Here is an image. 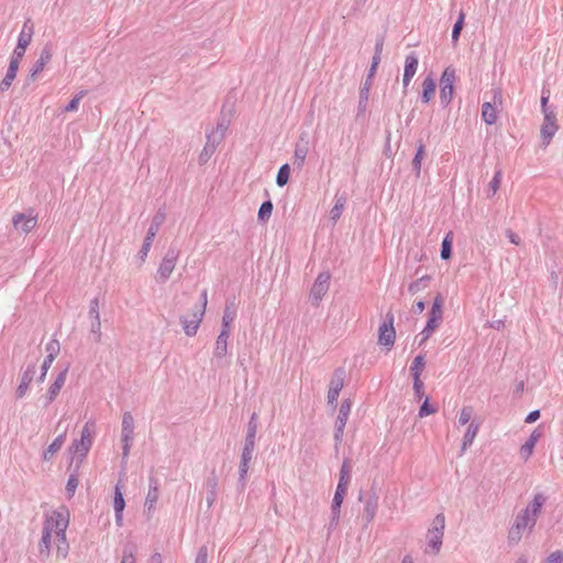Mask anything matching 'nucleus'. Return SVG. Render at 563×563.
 <instances>
[{
	"mask_svg": "<svg viewBox=\"0 0 563 563\" xmlns=\"http://www.w3.org/2000/svg\"><path fill=\"white\" fill-rule=\"evenodd\" d=\"M344 424H335L334 426V449L339 450V446L342 443L343 434H344Z\"/></svg>",
	"mask_w": 563,
	"mask_h": 563,
	"instance_id": "nucleus-55",
	"label": "nucleus"
},
{
	"mask_svg": "<svg viewBox=\"0 0 563 563\" xmlns=\"http://www.w3.org/2000/svg\"><path fill=\"white\" fill-rule=\"evenodd\" d=\"M257 413L253 412L247 423L246 437H256L257 432Z\"/></svg>",
	"mask_w": 563,
	"mask_h": 563,
	"instance_id": "nucleus-53",
	"label": "nucleus"
},
{
	"mask_svg": "<svg viewBox=\"0 0 563 563\" xmlns=\"http://www.w3.org/2000/svg\"><path fill=\"white\" fill-rule=\"evenodd\" d=\"M435 87L437 85L432 75H428L422 81L421 101L423 103L430 102V100L434 96Z\"/></svg>",
	"mask_w": 563,
	"mask_h": 563,
	"instance_id": "nucleus-28",
	"label": "nucleus"
},
{
	"mask_svg": "<svg viewBox=\"0 0 563 563\" xmlns=\"http://www.w3.org/2000/svg\"><path fill=\"white\" fill-rule=\"evenodd\" d=\"M25 49H26V47L20 48V44H16V47L14 48L13 54L10 58V63L19 66L21 59L23 58V56L25 54Z\"/></svg>",
	"mask_w": 563,
	"mask_h": 563,
	"instance_id": "nucleus-57",
	"label": "nucleus"
},
{
	"mask_svg": "<svg viewBox=\"0 0 563 563\" xmlns=\"http://www.w3.org/2000/svg\"><path fill=\"white\" fill-rule=\"evenodd\" d=\"M444 299L441 294H438L433 300L431 310L428 317V330H435L442 320V307Z\"/></svg>",
	"mask_w": 563,
	"mask_h": 563,
	"instance_id": "nucleus-11",
	"label": "nucleus"
},
{
	"mask_svg": "<svg viewBox=\"0 0 563 563\" xmlns=\"http://www.w3.org/2000/svg\"><path fill=\"white\" fill-rule=\"evenodd\" d=\"M429 280H430L429 276H423V277L412 282L408 287L409 292L413 295V294L420 291L421 289H424L427 287V283Z\"/></svg>",
	"mask_w": 563,
	"mask_h": 563,
	"instance_id": "nucleus-49",
	"label": "nucleus"
},
{
	"mask_svg": "<svg viewBox=\"0 0 563 563\" xmlns=\"http://www.w3.org/2000/svg\"><path fill=\"white\" fill-rule=\"evenodd\" d=\"M203 316H205L203 309H197L192 312L191 319H188L184 316L180 317V323L183 325V329H184V332L186 333V335H188V336L196 335V333L199 329V325L202 321Z\"/></svg>",
	"mask_w": 563,
	"mask_h": 563,
	"instance_id": "nucleus-13",
	"label": "nucleus"
},
{
	"mask_svg": "<svg viewBox=\"0 0 563 563\" xmlns=\"http://www.w3.org/2000/svg\"><path fill=\"white\" fill-rule=\"evenodd\" d=\"M273 208L274 206L271 200L262 202L257 213L258 221L265 223L271 218Z\"/></svg>",
	"mask_w": 563,
	"mask_h": 563,
	"instance_id": "nucleus-41",
	"label": "nucleus"
},
{
	"mask_svg": "<svg viewBox=\"0 0 563 563\" xmlns=\"http://www.w3.org/2000/svg\"><path fill=\"white\" fill-rule=\"evenodd\" d=\"M424 153H426L424 144L421 141H419V145L417 147L416 155L411 163L412 170L416 173L417 177H419L420 172H421V163L424 157Z\"/></svg>",
	"mask_w": 563,
	"mask_h": 563,
	"instance_id": "nucleus-39",
	"label": "nucleus"
},
{
	"mask_svg": "<svg viewBox=\"0 0 563 563\" xmlns=\"http://www.w3.org/2000/svg\"><path fill=\"white\" fill-rule=\"evenodd\" d=\"M134 435V419L131 412L126 411L122 417V442L132 441Z\"/></svg>",
	"mask_w": 563,
	"mask_h": 563,
	"instance_id": "nucleus-23",
	"label": "nucleus"
},
{
	"mask_svg": "<svg viewBox=\"0 0 563 563\" xmlns=\"http://www.w3.org/2000/svg\"><path fill=\"white\" fill-rule=\"evenodd\" d=\"M66 439V432H63L54 439L48 448L43 452V460L48 461L51 457L60 450Z\"/></svg>",
	"mask_w": 563,
	"mask_h": 563,
	"instance_id": "nucleus-32",
	"label": "nucleus"
},
{
	"mask_svg": "<svg viewBox=\"0 0 563 563\" xmlns=\"http://www.w3.org/2000/svg\"><path fill=\"white\" fill-rule=\"evenodd\" d=\"M309 152V142L307 134L302 133L299 137V142L296 144L294 153V165L301 168L306 162V157Z\"/></svg>",
	"mask_w": 563,
	"mask_h": 563,
	"instance_id": "nucleus-17",
	"label": "nucleus"
},
{
	"mask_svg": "<svg viewBox=\"0 0 563 563\" xmlns=\"http://www.w3.org/2000/svg\"><path fill=\"white\" fill-rule=\"evenodd\" d=\"M95 432V423L92 421L86 422L81 430L80 439L78 440L80 443L86 445L89 450L92 445V434Z\"/></svg>",
	"mask_w": 563,
	"mask_h": 563,
	"instance_id": "nucleus-35",
	"label": "nucleus"
},
{
	"mask_svg": "<svg viewBox=\"0 0 563 563\" xmlns=\"http://www.w3.org/2000/svg\"><path fill=\"white\" fill-rule=\"evenodd\" d=\"M120 563H135V558L133 555L132 549L128 547L123 549V555Z\"/></svg>",
	"mask_w": 563,
	"mask_h": 563,
	"instance_id": "nucleus-64",
	"label": "nucleus"
},
{
	"mask_svg": "<svg viewBox=\"0 0 563 563\" xmlns=\"http://www.w3.org/2000/svg\"><path fill=\"white\" fill-rule=\"evenodd\" d=\"M235 318V311L231 310L229 306L225 307L224 313L222 317L221 330L231 331V323Z\"/></svg>",
	"mask_w": 563,
	"mask_h": 563,
	"instance_id": "nucleus-47",
	"label": "nucleus"
},
{
	"mask_svg": "<svg viewBox=\"0 0 563 563\" xmlns=\"http://www.w3.org/2000/svg\"><path fill=\"white\" fill-rule=\"evenodd\" d=\"M534 446L536 444L527 440L520 448L521 457L527 461L532 455Z\"/></svg>",
	"mask_w": 563,
	"mask_h": 563,
	"instance_id": "nucleus-58",
	"label": "nucleus"
},
{
	"mask_svg": "<svg viewBox=\"0 0 563 563\" xmlns=\"http://www.w3.org/2000/svg\"><path fill=\"white\" fill-rule=\"evenodd\" d=\"M60 351V345H59V342L55 339L51 340L47 344H46V352H47V355H46V360L47 361H53L56 358V356L58 355Z\"/></svg>",
	"mask_w": 563,
	"mask_h": 563,
	"instance_id": "nucleus-46",
	"label": "nucleus"
},
{
	"mask_svg": "<svg viewBox=\"0 0 563 563\" xmlns=\"http://www.w3.org/2000/svg\"><path fill=\"white\" fill-rule=\"evenodd\" d=\"M347 493V488L343 486H336L334 497L331 505V520L329 528H335L339 523L341 506L344 500V497Z\"/></svg>",
	"mask_w": 563,
	"mask_h": 563,
	"instance_id": "nucleus-9",
	"label": "nucleus"
},
{
	"mask_svg": "<svg viewBox=\"0 0 563 563\" xmlns=\"http://www.w3.org/2000/svg\"><path fill=\"white\" fill-rule=\"evenodd\" d=\"M352 463L350 459H344L340 468L339 486L349 488L351 483Z\"/></svg>",
	"mask_w": 563,
	"mask_h": 563,
	"instance_id": "nucleus-31",
	"label": "nucleus"
},
{
	"mask_svg": "<svg viewBox=\"0 0 563 563\" xmlns=\"http://www.w3.org/2000/svg\"><path fill=\"white\" fill-rule=\"evenodd\" d=\"M396 331L394 328V314L393 312H387L386 320L379 327L378 330V343L380 345L390 349L395 343Z\"/></svg>",
	"mask_w": 563,
	"mask_h": 563,
	"instance_id": "nucleus-6",
	"label": "nucleus"
},
{
	"mask_svg": "<svg viewBox=\"0 0 563 563\" xmlns=\"http://www.w3.org/2000/svg\"><path fill=\"white\" fill-rule=\"evenodd\" d=\"M52 56H53L52 45L46 44L42 48L40 57L37 58V60L34 63V65L30 69L27 79L31 81H34L36 79L37 75L40 73H42L43 69L45 68V66L49 63V60L52 59Z\"/></svg>",
	"mask_w": 563,
	"mask_h": 563,
	"instance_id": "nucleus-10",
	"label": "nucleus"
},
{
	"mask_svg": "<svg viewBox=\"0 0 563 563\" xmlns=\"http://www.w3.org/2000/svg\"><path fill=\"white\" fill-rule=\"evenodd\" d=\"M501 178H503V172H501V169H497L495 172L493 179L488 184V191H487L488 198L493 197L497 192V190L499 189L500 184H501Z\"/></svg>",
	"mask_w": 563,
	"mask_h": 563,
	"instance_id": "nucleus-43",
	"label": "nucleus"
},
{
	"mask_svg": "<svg viewBox=\"0 0 563 563\" xmlns=\"http://www.w3.org/2000/svg\"><path fill=\"white\" fill-rule=\"evenodd\" d=\"M558 130L556 115L554 111L544 113V121L541 126V137L544 144H549Z\"/></svg>",
	"mask_w": 563,
	"mask_h": 563,
	"instance_id": "nucleus-14",
	"label": "nucleus"
},
{
	"mask_svg": "<svg viewBox=\"0 0 563 563\" xmlns=\"http://www.w3.org/2000/svg\"><path fill=\"white\" fill-rule=\"evenodd\" d=\"M220 143H221V141L218 135L211 136L210 134H207V142H206V144L199 155V158H198L200 165H203L209 161V158L216 152V150Z\"/></svg>",
	"mask_w": 563,
	"mask_h": 563,
	"instance_id": "nucleus-19",
	"label": "nucleus"
},
{
	"mask_svg": "<svg viewBox=\"0 0 563 563\" xmlns=\"http://www.w3.org/2000/svg\"><path fill=\"white\" fill-rule=\"evenodd\" d=\"M455 79V69L446 67L440 78V102L443 107L449 106L452 101Z\"/></svg>",
	"mask_w": 563,
	"mask_h": 563,
	"instance_id": "nucleus-4",
	"label": "nucleus"
},
{
	"mask_svg": "<svg viewBox=\"0 0 563 563\" xmlns=\"http://www.w3.org/2000/svg\"><path fill=\"white\" fill-rule=\"evenodd\" d=\"M344 378H345V371L343 367H338L333 372L332 379L329 385L328 390V404L331 406H335L340 391L343 388L344 385Z\"/></svg>",
	"mask_w": 563,
	"mask_h": 563,
	"instance_id": "nucleus-7",
	"label": "nucleus"
},
{
	"mask_svg": "<svg viewBox=\"0 0 563 563\" xmlns=\"http://www.w3.org/2000/svg\"><path fill=\"white\" fill-rule=\"evenodd\" d=\"M472 415H473V408L472 407H464L461 410L460 416H459V424L460 426H464V424L470 423Z\"/></svg>",
	"mask_w": 563,
	"mask_h": 563,
	"instance_id": "nucleus-54",
	"label": "nucleus"
},
{
	"mask_svg": "<svg viewBox=\"0 0 563 563\" xmlns=\"http://www.w3.org/2000/svg\"><path fill=\"white\" fill-rule=\"evenodd\" d=\"M124 507H125V501L123 498V494L121 492L119 484H117L115 489H114V498H113L114 512H123Z\"/></svg>",
	"mask_w": 563,
	"mask_h": 563,
	"instance_id": "nucleus-45",
	"label": "nucleus"
},
{
	"mask_svg": "<svg viewBox=\"0 0 563 563\" xmlns=\"http://www.w3.org/2000/svg\"><path fill=\"white\" fill-rule=\"evenodd\" d=\"M290 177V167L288 164H284L279 167V170L276 176V184L278 187H284L289 181Z\"/></svg>",
	"mask_w": 563,
	"mask_h": 563,
	"instance_id": "nucleus-44",
	"label": "nucleus"
},
{
	"mask_svg": "<svg viewBox=\"0 0 563 563\" xmlns=\"http://www.w3.org/2000/svg\"><path fill=\"white\" fill-rule=\"evenodd\" d=\"M479 430V423L476 422L475 420L471 421L468 423V427L466 429V432L463 437V442H462V448H461V453L463 454L468 446L472 445L475 437L477 435V432Z\"/></svg>",
	"mask_w": 563,
	"mask_h": 563,
	"instance_id": "nucleus-27",
	"label": "nucleus"
},
{
	"mask_svg": "<svg viewBox=\"0 0 563 563\" xmlns=\"http://www.w3.org/2000/svg\"><path fill=\"white\" fill-rule=\"evenodd\" d=\"M78 483H79V481H78L77 475L70 474L69 478L67 481V484H66V492L69 496H73L75 494Z\"/></svg>",
	"mask_w": 563,
	"mask_h": 563,
	"instance_id": "nucleus-59",
	"label": "nucleus"
},
{
	"mask_svg": "<svg viewBox=\"0 0 563 563\" xmlns=\"http://www.w3.org/2000/svg\"><path fill=\"white\" fill-rule=\"evenodd\" d=\"M35 371H36V365L34 363H31L22 372L21 382L15 390V396L18 399H21L26 395V393L29 390V386L34 378Z\"/></svg>",
	"mask_w": 563,
	"mask_h": 563,
	"instance_id": "nucleus-15",
	"label": "nucleus"
},
{
	"mask_svg": "<svg viewBox=\"0 0 563 563\" xmlns=\"http://www.w3.org/2000/svg\"><path fill=\"white\" fill-rule=\"evenodd\" d=\"M424 356L423 355H418L415 357V360L412 361V364L410 366V374L412 376V378H420V375L424 368Z\"/></svg>",
	"mask_w": 563,
	"mask_h": 563,
	"instance_id": "nucleus-42",
	"label": "nucleus"
},
{
	"mask_svg": "<svg viewBox=\"0 0 563 563\" xmlns=\"http://www.w3.org/2000/svg\"><path fill=\"white\" fill-rule=\"evenodd\" d=\"M330 278L331 276L328 272H322L317 276L309 295L313 306L318 307L324 295L328 292Z\"/></svg>",
	"mask_w": 563,
	"mask_h": 563,
	"instance_id": "nucleus-5",
	"label": "nucleus"
},
{
	"mask_svg": "<svg viewBox=\"0 0 563 563\" xmlns=\"http://www.w3.org/2000/svg\"><path fill=\"white\" fill-rule=\"evenodd\" d=\"M345 203L346 198L344 196H335V203L330 211V218L333 222H336L341 218Z\"/></svg>",
	"mask_w": 563,
	"mask_h": 563,
	"instance_id": "nucleus-38",
	"label": "nucleus"
},
{
	"mask_svg": "<svg viewBox=\"0 0 563 563\" xmlns=\"http://www.w3.org/2000/svg\"><path fill=\"white\" fill-rule=\"evenodd\" d=\"M247 471H249V464H245V466H243V464L240 462V465H239V481H238V488L239 490H244L245 486H246V475H247Z\"/></svg>",
	"mask_w": 563,
	"mask_h": 563,
	"instance_id": "nucleus-50",
	"label": "nucleus"
},
{
	"mask_svg": "<svg viewBox=\"0 0 563 563\" xmlns=\"http://www.w3.org/2000/svg\"><path fill=\"white\" fill-rule=\"evenodd\" d=\"M33 34L34 24L31 19H26L18 37V44H20V48L27 47L30 45Z\"/></svg>",
	"mask_w": 563,
	"mask_h": 563,
	"instance_id": "nucleus-24",
	"label": "nucleus"
},
{
	"mask_svg": "<svg viewBox=\"0 0 563 563\" xmlns=\"http://www.w3.org/2000/svg\"><path fill=\"white\" fill-rule=\"evenodd\" d=\"M69 452L74 455V459H77V465L76 468L79 467V464L82 462V460L87 456L89 449L80 443L78 440H74L69 448Z\"/></svg>",
	"mask_w": 563,
	"mask_h": 563,
	"instance_id": "nucleus-33",
	"label": "nucleus"
},
{
	"mask_svg": "<svg viewBox=\"0 0 563 563\" xmlns=\"http://www.w3.org/2000/svg\"><path fill=\"white\" fill-rule=\"evenodd\" d=\"M158 495L159 492L157 479H155L154 477H150V488L145 498V507L148 512L155 509V504L157 503Z\"/></svg>",
	"mask_w": 563,
	"mask_h": 563,
	"instance_id": "nucleus-26",
	"label": "nucleus"
},
{
	"mask_svg": "<svg viewBox=\"0 0 563 563\" xmlns=\"http://www.w3.org/2000/svg\"><path fill=\"white\" fill-rule=\"evenodd\" d=\"M12 224L16 230L29 233L36 227L37 217L33 214V210H30L27 213L18 212L12 218Z\"/></svg>",
	"mask_w": 563,
	"mask_h": 563,
	"instance_id": "nucleus-8",
	"label": "nucleus"
},
{
	"mask_svg": "<svg viewBox=\"0 0 563 563\" xmlns=\"http://www.w3.org/2000/svg\"><path fill=\"white\" fill-rule=\"evenodd\" d=\"M90 332L93 334L95 342L99 343L102 336L100 319L91 320Z\"/></svg>",
	"mask_w": 563,
	"mask_h": 563,
	"instance_id": "nucleus-52",
	"label": "nucleus"
},
{
	"mask_svg": "<svg viewBox=\"0 0 563 563\" xmlns=\"http://www.w3.org/2000/svg\"><path fill=\"white\" fill-rule=\"evenodd\" d=\"M434 412H437V408L429 402V398H426L422 405L420 406L418 416L420 418H423Z\"/></svg>",
	"mask_w": 563,
	"mask_h": 563,
	"instance_id": "nucleus-51",
	"label": "nucleus"
},
{
	"mask_svg": "<svg viewBox=\"0 0 563 563\" xmlns=\"http://www.w3.org/2000/svg\"><path fill=\"white\" fill-rule=\"evenodd\" d=\"M179 253V250L175 246H170L167 250L157 268L156 280L158 283H165L167 279H169L178 261Z\"/></svg>",
	"mask_w": 563,
	"mask_h": 563,
	"instance_id": "nucleus-3",
	"label": "nucleus"
},
{
	"mask_svg": "<svg viewBox=\"0 0 563 563\" xmlns=\"http://www.w3.org/2000/svg\"><path fill=\"white\" fill-rule=\"evenodd\" d=\"M545 501L547 497L542 493H537L523 510L538 520Z\"/></svg>",
	"mask_w": 563,
	"mask_h": 563,
	"instance_id": "nucleus-22",
	"label": "nucleus"
},
{
	"mask_svg": "<svg viewBox=\"0 0 563 563\" xmlns=\"http://www.w3.org/2000/svg\"><path fill=\"white\" fill-rule=\"evenodd\" d=\"M205 486L207 490V506L208 508H211L218 495V476L216 475L214 472H212L210 476L206 479Z\"/></svg>",
	"mask_w": 563,
	"mask_h": 563,
	"instance_id": "nucleus-21",
	"label": "nucleus"
},
{
	"mask_svg": "<svg viewBox=\"0 0 563 563\" xmlns=\"http://www.w3.org/2000/svg\"><path fill=\"white\" fill-rule=\"evenodd\" d=\"M547 563H563V551L556 550L552 552L545 560Z\"/></svg>",
	"mask_w": 563,
	"mask_h": 563,
	"instance_id": "nucleus-63",
	"label": "nucleus"
},
{
	"mask_svg": "<svg viewBox=\"0 0 563 563\" xmlns=\"http://www.w3.org/2000/svg\"><path fill=\"white\" fill-rule=\"evenodd\" d=\"M418 64H419V62H418V56L416 55V53L412 52L406 56L404 76H402V85H404L405 89L409 86L412 77L416 75L417 69H418Z\"/></svg>",
	"mask_w": 563,
	"mask_h": 563,
	"instance_id": "nucleus-18",
	"label": "nucleus"
},
{
	"mask_svg": "<svg viewBox=\"0 0 563 563\" xmlns=\"http://www.w3.org/2000/svg\"><path fill=\"white\" fill-rule=\"evenodd\" d=\"M67 374H68V366L65 369H63L57 375V377L55 378L53 384H51L46 395L44 396V398H45L44 407H47L48 405H51L56 399V397L58 396L60 389L65 385V382H66V378H67Z\"/></svg>",
	"mask_w": 563,
	"mask_h": 563,
	"instance_id": "nucleus-12",
	"label": "nucleus"
},
{
	"mask_svg": "<svg viewBox=\"0 0 563 563\" xmlns=\"http://www.w3.org/2000/svg\"><path fill=\"white\" fill-rule=\"evenodd\" d=\"M482 119L483 121L492 125L497 120V113L495 107L490 102H484L482 106Z\"/></svg>",
	"mask_w": 563,
	"mask_h": 563,
	"instance_id": "nucleus-36",
	"label": "nucleus"
},
{
	"mask_svg": "<svg viewBox=\"0 0 563 563\" xmlns=\"http://www.w3.org/2000/svg\"><path fill=\"white\" fill-rule=\"evenodd\" d=\"M537 523L536 518H532L523 509L516 516L514 523L508 531V542L510 544L518 543L526 530L531 532Z\"/></svg>",
	"mask_w": 563,
	"mask_h": 563,
	"instance_id": "nucleus-1",
	"label": "nucleus"
},
{
	"mask_svg": "<svg viewBox=\"0 0 563 563\" xmlns=\"http://www.w3.org/2000/svg\"><path fill=\"white\" fill-rule=\"evenodd\" d=\"M89 318L91 320H96V319H100V313H99V299L96 297L93 298L91 301H90V307H89Z\"/></svg>",
	"mask_w": 563,
	"mask_h": 563,
	"instance_id": "nucleus-60",
	"label": "nucleus"
},
{
	"mask_svg": "<svg viewBox=\"0 0 563 563\" xmlns=\"http://www.w3.org/2000/svg\"><path fill=\"white\" fill-rule=\"evenodd\" d=\"M227 130H228V124L224 122V120H221L220 122H218L217 128L214 130H212L209 134L211 136L218 135L220 137V141L222 142Z\"/></svg>",
	"mask_w": 563,
	"mask_h": 563,
	"instance_id": "nucleus-56",
	"label": "nucleus"
},
{
	"mask_svg": "<svg viewBox=\"0 0 563 563\" xmlns=\"http://www.w3.org/2000/svg\"><path fill=\"white\" fill-rule=\"evenodd\" d=\"M453 233L449 232L441 244V258L449 260L452 256Z\"/></svg>",
	"mask_w": 563,
	"mask_h": 563,
	"instance_id": "nucleus-40",
	"label": "nucleus"
},
{
	"mask_svg": "<svg viewBox=\"0 0 563 563\" xmlns=\"http://www.w3.org/2000/svg\"><path fill=\"white\" fill-rule=\"evenodd\" d=\"M230 336V332L227 331V330H221L218 338H217V341H216V346H214V351H213V355L214 357L217 358H222L227 355L228 353V339Z\"/></svg>",
	"mask_w": 563,
	"mask_h": 563,
	"instance_id": "nucleus-25",
	"label": "nucleus"
},
{
	"mask_svg": "<svg viewBox=\"0 0 563 563\" xmlns=\"http://www.w3.org/2000/svg\"><path fill=\"white\" fill-rule=\"evenodd\" d=\"M45 522H49L52 526V530L54 529L57 537L63 541L66 540L65 531L68 527V516L64 512L55 511L51 519H47Z\"/></svg>",
	"mask_w": 563,
	"mask_h": 563,
	"instance_id": "nucleus-16",
	"label": "nucleus"
},
{
	"mask_svg": "<svg viewBox=\"0 0 563 563\" xmlns=\"http://www.w3.org/2000/svg\"><path fill=\"white\" fill-rule=\"evenodd\" d=\"M85 91H80L78 95H76L65 107L66 112L76 111L78 109V104L80 99L84 97Z\"/></svg>",
	"mask_w": 563,
	"mask_h": 563,
	"instance_id": "nucleus-61",
	"label": "nucleus"
},
{
	"mask_svg": "<svg viewBox=\"0 0 563 563\" xmlns=\"http://www.w3.org/2000/svg\"><path fill=\"white\" fill-rule=\"evenodd\" d=\"M445 528V517L443 514H438L433 521L432 527L428 530V549L427 553L438 554L442 547V539Z\"/></svg>",
	"mask_w": 563,
	"mask_h": 563,
	"instance_id": "nucleus-2",
	"label": "nucleus"
},
{
	"mask_svg": "<svg viewBox=\"0 0 563 563\" xmlns=\"http://www.w3.org/2000/svg\"><path fill=\"white\" fill-rule=\"evenodd\" d=\"M18 69H19L18 65L9 63L7 74L0 82V91L1 92L7 91L11 87L12 81L16 77Z\"/></svg>",
	"mask_w": 563,
	"mask_h": 563,
	"instance_id": "nucleus-34",
	"label": "nucleus"
},
{
	"mask_svg": "<svg viewBox=\"0 0 563 563\" xmlns=\"http://www.w3.org/2000/svg\"><path fill=\"white\" fill-rule=\"evenodd\" d=\"M464 18H465V14L463 12H460L459 18H457V20L455 21V23L453 25V29H452V42L454 44L460 38L461 31H462L463 25H464Z\"/></svg>",
	"mask_w": 563,
	"mask_h": 563,
	"instance_id": "nucleus-48",
	"label": "nucleus"
},
{
	"mask_svg": "<svg viewBox=\"0 0 563 563\" xmlns=\"http://www.w3.org/2000/svg\"><path fill=\"white\" fill-rule=\"evenodd\" d=\"M351 408H352L351 400L350 399H344L341 402V406H340V409H339V415H338L336 420H335V424H344V426H346L349 416L351 413Z\"/></svg>",
	"mask_w": 563,
	"mask_h": 563,
	"instance_id": "nucleus-37",
	"label": "nucleus"
},
{
	"mask_svg": "<svg viewBox=\"0 0 563 563\" xmlns=\"http://www.w3.org/2000/svg\"><path fill=\"white\" fill-rule=\"evenodd\" d=\"M195 563H208V548L207 545H201L198 550Z\"/></svg>",
	"mask_w": 563,
	"mask_h": 563,
	"instance_id": "nucleus-62",
	"label": "nucleus"
},
{
	"mask_svg": "<svg viewBox=\"0 0 563 563\" xmlns=\"http://www.w3.org/2000/svg\"><path fill=\"white\" fill-rule=\"evenodd\" d=\"M379 497L376 492H371L364 506V519L366 525L372 522L376 516L378 509Z\"/></svg>",
	"mask_w": 563,
	"mask_h": 563,
	"instance_id": "nucleus-20",
	"label": "nucleus"
},
{
	"mask_svg": "<svg viewBox=\"0 0 563 563\" xmlns=\"http://www.w3.org/2000/svg\"><path fill=\"white\" fill-rule=\"evenodd\" d=\"M371 87H372V82H368V80H365V82L362 85V87L360 89L357 115L364 114L366 111Z\"/></svg>",
	"mask_w": 563,
	"mask_h": 563,
	"instance_id": "nucleus-30",
	"label": "nucleus"
},
{
	"mask_svg": "<svg viewBox=\"0 0 563 563\" xmlns=\"http://www.w3.org/2000/svg\"><path fill=\"white\" fill-rule=\"evenodd\" d=\"M52 540V526L49 522H45L43 527V533L40 541V553L48 555Z\"/></svg>",
	"mask_w": 563,
	"mask_h": 563,
	"instance_id": "nucleus-29",
	"label": "nucleus"
}]
</instances>
